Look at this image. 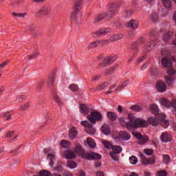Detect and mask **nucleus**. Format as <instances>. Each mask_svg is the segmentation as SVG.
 <instances>
[{"label":"nucleus","instance_id":"2eb2a0df","mask_svg":"<svg viewBox=\"0 0 176 176\" xmlns=\"http://www.w3.org/2000/svg\"><path fill=\"white\" fill-rule=\"evenodd\" d=\"M166 87H167L166 86V83H164L162 81H158L156 83L157 90H158V91H160L161 93H164V91H166Z\"/></svg>","mask_w":176,"mask_h":176},{"label":"nucleus","instance_id":"864d4df0","mask_svg":"<svg viewBox=\"0 0 176 176\" xmlns=\"http://www.w3.org/2000/svg\"><path fill=\"white\" fill-rule=\"evenodd\" d=\"M146 59V55H144L142 57H140L138 60V64H140V63H142L144 61V60Z\"/></svg>","mask_w":176,"mask_h":176},{"label":"nucleus","instance_id":"4be33fe9","mask_svg":"<svg viewBox=\"0 0 176 176\" xmlns=\"http://www.w3.org/2000/svg\"><path fill=\"white\" fill-rule=\"evenodd\" d=\"M143 50L142 52L143 53H149L152 49L151 48V43L144 41L143 42Z\"/></svg>","mask_w":176,"mask_h":176},{"label":"nucleus","instance_id":"39448f33","mask_svg":"<svg viewBox=\"0 0 176 176\" xmlns=\"http://www.w3.org/2000/svg\"><path fill=\"white\" fill-rule=\"evenodd\" d=\"M44 153L47 155V160H49L50 167H53L56 163V153H52L50 148H45L44 149Z\"/></svg>","mask_w":176,"mask_h":176},{"label":"nucleus","instance_id":"774afa93","mask_svg":"<svg viewBox=\"0 0 176 176\" xmlns=\"http://www.w3.org/2000/svg\"><path fill=\"white\" fill-rule=\"evenodd\" d=\"M129 176H138V174L135 173V172H132Z\"/></svg>","mask_w":176,"mask_h":176},{"label":"nucleus","instance_id":"cd10ccee","mask_svg":"<svg viewBox=\"0 0 176 176\" xmlns=\"http://www.w3.org/2000/svg\"><path fill=\"white\" fill-rule=\"evenodd\" d=\"M148 122L150 124H152V126H157V124L160 123V121H159V120H157L156 118L153 117H150L148 118Z\"/></svg>","mask_w":176,"mask_h":176},{"label":"nucleus","instance_id":"9d476101","mask_svg":"<svg viewBox=\"0 0 176 176\" xmlns=\"http://www.w3.org/2000/svg\"><path fill=\"white\" fill-rule=\"evenodd\" d=\"M158 118H159V122L160 123H161L164 129H167V127L170 126V122H168V120H166V114L160 113L158 114Z\"/></svg>","mask_w":176,"mask_h":176},{"label":"nucleus","instance_id":"a211bd4d","mask_svg":"<svg viewBox=\"0 0 176 176\" xmlns=\"http://www.w3.org/2000/svg\"><path fill=\"white\" fill-rule=\"evenodd\" d=\"M77 136H78V130H76V127H72L70 129V131L69 133V140H74V139L76 138Z\"/></svg>","mask_w":176,"mask_h":176},{"label":"nucleus","instance_id":"e433bc0d","mask_svg":"<svg viewBox=\"0 0 176 176\" xmlns=\"http://www.w3.org/2000/svg\"><path fill=\"white\" fill-rule=\"evenodd\" d=\"M131 109L133 112H141L142 111V107L140 105H133Z\"/></svg>","mask_w":176,"mask_h":176},{"label":"nucleus","instance_id":"338daca9","mask_svg":"<svg viewBox=\"0 0 176 176\" xmlns=\"http://www.w3.org/2000/svg\"><path fill=\"white\" fill-rule=\"evenodd\" d=\"M118 112H120V113H122V111H123V109H122V106H120V105H118Z\"/></svg>","mask_w":176,"mask_h":176},{"label":"nucleus","instance_id":"aec40b11","mask_svg":"<svg viewBox=\"0 0 176 176\" xmlns=\"http://www.w3.org/2000/svg\"><path fill=\"white\" fill-rule=\"evenodd\" d=\"M101 131L104 135H109V134H111V127L109 125L104 124L101 128Z\"/></svg>","mask_w":176,"mask_h":176},{"label":"nucleus","instance_id":"ea45409f","mask_svg":"<svg viewBox=\"0 0 176 176\" xmlns=\"http://www.w3.org/2000/svg\"><path fill=\"white\" fill-rule=\"evenodd\" d=\"M129 162L131 164H137L138 163V159L135 156H131L129 157Z\"/></svg>","mask_w":176,"mask_h":176},{"label":"nucleus","instance_id":"a878e982","mask_svg":"<svg viewBox=\"0 0 176 176\" xmlns=\"http://www.w3.org/2000/svg\"><path fill=\"white\" fill-rule=\"evenodd\" d=\"M87 144L89 148H96V142L94 140L91 139V138H87Z\"/></svg>","mask_w":176,"mask_h":176},{"label":"nucleus","instance_id":"e2e57ef3","mask_svg":"<svg viewBox=\"0 0 176 176\" xmlns=\"http://www.w3.org/2000/svg\"><path fill=\"white\" fill-rule=\"evenodd\" d=\"M96 176H104L103 172L98 171L96 172Z\"/></svg>","mask_w":176,"mask_h":176},{"label":"nucleus","instance_id":"c85d7f7f","mask_svg":"<svg viewBox=\"0 0 176 176\" xmlns=\"http://www.w3.org/2000/svg\"><path fill=\"white\" fill-rule=\"evenodd\" d=\"M162 3L165 6L166 9H170L173 6V3L170 0H162Z\"/></svg>","mask_w":176,"mask_h":176},{"label":"nucleus","instance_id":"4c0bfd02","mask_svg":"<svg viewBox=\"0 0 176 176\" xmlns=\"http://www.w3.org/2000/svg\"><path fill=\"white\" fill-rule=\"evenodd\" d=\"M132 14L133 12L131 10H125L122 13V16L124 17V19H129V17H131Z\"/></svg>","mask_w":176,"mask_h":176},{"label":"nucleus","instance_id":"f704fd0d","mask_svg":"<svg viewBox=\"0 0 176 176\" xmlns=\"http://www.w3.org/2000/svg\"><path fill=\"white\" fill-rule=\"evenodd\" d=\"M71 145V143L67 140H62L60 142V146L62 148H65L67 149V148H69V146Z\"/></svg>","mask_w":176,"mask_h":176},{"label":"nucleus","instance_id":"6e6d98bb","mask_svg":"<svg viewBox=\"0 0 176 176\" xmlns=\"http://www.w3.org/2000/svg\"><path fill=\"white\" fill-rule=\"evenodd\" d=\"M55 170L58 173H61V171H63V166L58 165L56 168H55Z\"/></svg>","mask_w":176,"mask_h":176},{"label":"nucleus","instance_id":"79ce46f5","mask_svg":"<svg viewBox=\"0 0 176 176\" xmlns=\"http://www.w3.org/2000/svg\"><path fill=\"white\" fill-rule=\"evenodd\" d=\"M170 38H171V32H167L163 36V41L168 42Z\"/></svg>","mask_w":176,"mask_h":176},{"label":"nucleus","instance_id":"1a4fd4ad","mask_svg":"<svg viewBox=\"0 0 176 176\" xmlns=\"http://www.w3.org/2000/svg\"><path fill=\"white\" fill-rule=\"evenodd\" d=\"M134 137H135L138 139V143L139 145H144L149 141V139L146 136H142L141 134L135 132L133 133Z\"/></svg>","mask_w":176,"mask_h":176},{"label":"nucleus","instance_id":"2f4dec72","mask_svg":"<svg viewBox=\"0 0 176 176\" xmlns=\"http://www.w3.org/2000/svg\"><path fill=\"white\" fill-rule=\"evenodd\" d=\"M111 149L113 151V153H118V154L122 153V148L120 146H113Z\"/></svg>","mask_w":176,"mask_h":176},{"label":"nucleus","instance_id":"37998d69","mask_svg":"<svg viewBox=\"0 0 176 176\" xmlns=\"http://www.w3.org/2000/svg\"><path fill=\"white\" fill-rule=\"evenodd\" d=\"M27 14V13H16V12H13L12 15L14 16V17H25V15Z\"/></svg>","mask_w":176,"mask_h":176},{"label":"nucleus","instance_id":"8fccbe9b","mask_svg":"<svg viewBox=\"0 0 176 176\" xmlns=\"http://www.w3.org/2000/svg\"><path fill=\"white\" fill-rule=\"evenodd\" d=\"M105 83L106 82H104V83L101 84L100 85H99L98 87H97L95 89V91H98L100 90H103V89L105 87Z\"/></svg>","mask_w":176,"mask_h":176},{"label":"nucleus","instance_id":"20e7f679","mask_svg":"<svg viewBox=\"0 0 176 176\" xmlns=\"http://www.w3.org/2000/svg\"><path fill=\"white\" fill-rule=\"evenodd\" d=\"M83 14V2L78 0L74 4V12L72 15V19L80 20Z\"/></svg>","mask_w":176,"mask_h":176},{"label":"nucleus","instance_id":"dca6fc26","mask_svg":"<svg viewBox=\"0 0 176 176\" xmlns=\"http://www.w3.org/2000/svg\"><path fill=\"white\" fill-rule=\"evenodd\" d=\"M119 138L123 141H129L131 136L126 132L121 131L119 133ZM119 138H118L117 140H119Z\"/></svg>","mask_w":176,"mask_h":176},{"label":"nucleus","instance_id":"58836bf2","mask_svg":"<svg viewBox=\"0 0 176 176\" xmlns=\"http://www.w3.org/2000/svg\"><path fill=\"white\" fill-rule=\"evenodd\" d=\"M54 100L59 107H61V105H63V103L61 102V99L58 96L54 95Z\"/></svg>","mask_w":176,"mask_h":176},{"label":"nucleus","instance_id":"69168bd1","mask_svg":"<svg viewBox=\"0 0 176 176\" xmlns=\"http://www.w3.org/2000/svg\"><path fill=\"white\" fill-rule=\"evenodd\" d=\"M64 175L65 176H72V173L70 172H65Z\"/></svg>","mask_w":176,"mask_h":176},{"label":"nucleus","instance_id":"412c9836","mask_svg":"<svg viewBox=\"0 0 176 176\" xmlns=\"http://www.w3.org/2000/svg\"><path fill=\"white\" fill-rule=\"evenodd\" d=\"M80 112L85 116L89 115V107L83 104H80Z\"/></svg>","mask_w":176,"mask_h":176},{"label":"nucleus","instance_id":"72a5a7b5","mask_svg":"<svg viewBox=\"0 0 176 176\" xmlns=\"http://www.w3.org/2000/svg\"><path fill=\"white\" fill-rule=\"evenodd\" d=\"M122 38H123V34H118L111 36L110 41H119V39H122Z\"/></svg>","mask_w":176,"mask_h":176},{"label":"nucleus","instance_id":"a18cd8bd","mask_svg":"<svg viewBox=\"0 0 176 176\" xmlns=\"http://www.w3.org/2000/svg\"><path fill=\"white\" fill-rule=\"evenodd\" d=\"M69 89H70L72 91H78V87L76 84H72L69 85Z\"/></svg>","mask_w":176,"mask_h":176},{"label":"nucleus","instance_id":"f8f14e48","mask_svg":"<svg viewBox=\"0 0 176 176\" xmlns=\"http://www.w3.org/2000/svg\"><path fill=\"white\" fill-rule=\"evenodd\" d=\"M109 42V40H102V41H96L94 43H91L89 45V49H94V47H97V46H101V45H105Z\"/></svg>","mask_w":176,"mask_h":176},{"label":"nucleus","instance_id":"bb28decb","mask_svg":"<svg viewBox=\"0 0 176 176\" xmlns=\"http://www.w3.org/2000/svg\"><path fill=\"white\" fill-rule=\"evenodd\" d=\"M107 116L108 119H110V120H113V121L116 120L117 116H116V113H115V112L113 111L107 112Z\"/></svg>","mask_w":176,"mask_h":176},{"label":"nucleus","instance_id":"f257e3e1","mask_svg":"<svg viewBox=\"0 0 176 176\" xmlns=\"http://www.w3.org/2000/svg\"><path fill=\"white\" fill-rule=\"evenodd\" d=\"M129 122H126V128L129 130L138 129V127H147L148 122L141 118H135L133 114H128Z\"/></svg>","mask_w":176,"mask_h":176},{"label":"nucleus","instance_id":"09e8293b","mask_svg":"<svg viewBox=\"0 0 176 176\" xmlns=\"http://www.w3.org/2000/svg\"><path fill=\"white\" fill-rule=\"evenodd\" d=\"M157 176H166V175H167V172H166L165 170H159L157 173Z\"/></svg>","mask_w":176,"mask_h":176},{"label":"nucleus","instance_id":"5701e85b","mask_svg":"<svg viewBox=\"0 0 176 176\" xmlns=\"http://www.w3.org/2000/svg\"><path fill=\"white\" fill-rule=\"evenodd\" d=\"M116 56H110L104 58V64H112V63H115L116 61Z\"/></svg>","mask_w":176,"mask_h":176},{"label":"nucleus","instance_id":"473e14b6","mask_svg":"<svg viewBox=\"0 0 176 176\" xmlns=\"http://www.w3.org/2000/svg\"><path fill=\"white\" fill-rule=\"evenodd\" d=\"M67 167H69V168L71 170H73V168H76L78 167V164H76V162L74 161H68Z\"/></svg>","mask_w":176,"mask_h":176},{"label":"nucleus","instance_id":"4d7b16f0","mask_svg":"<svg viewBox=\"0 0 176 176\" xmlns=\"http://www.w3.org/2000/svg\"><path fill=\"white\" fill-rule=\"evenodd\" d=\"M170 108H173V109H176V100H173V102H171Z\"/></svg>","mask_w":176,"mask_h":176},{"label":"nucleus","instance_id":"c9c22d12","mask_svg":"<svg viewBox=\"0 0 176 176\" xmlns=\"http://www.w3.org/2000/svg\"><path fill=\"white\" fill-rule=\"evenodd\" d=\"M103 145H104V148L107 149H112L113 145H112V143L111 142H108L107 140H104L102 142Z\"/></svg>","mask_w":176,"mask_h":176},{"label":"nucleus","instance_id":"b1692460","mask_svg":"<svg viewBox=\"0 0 176 176\" xmlns=\"http://www.w3.org/2000/svg\"><path fill=\"white\" fill-rule=\"evenodd\" d=\"M50 12H52V8H50V7L49 6H44L43 8H41L40 10V13H41L42 14H49V13H50Z\"/></svg>","mask_w":176,"mask_h":176},{"label":"nucleus","instance_id":"603ef678","mask_svg":"<svg viewBox=\"0 0 176 176\" xmlns=\"http://www.w3.org/2000/svg\"><path fill=\"white\" fill-rule=\"evenodd\" d=\"M131 49L133 52H135V53H137L138 52V47L135 44L131 45Z\"/></svg>","mask_w":176,"mask_h":176},{"label":"nucleus","instance_id":"7ed1b4c3","mask_svg":"<svg viewBox=\"0 0 176 176\" xmlns=\"http://www.w3.org/2000/svg\"><path fill=\"white\" fill-rule=\"evenodd\" d=\"M120 8V5L118 4V3L113 2L110 4V10L107 14H102L98 16L96 21H100L102 20V19L105 17H112L113 16H116L118 14V11L114 9H119Z\"/></svg>","mask_w":176,"mask_h":176},{"label":"nucleus","instance_id":"6e6552de","mask_svg":"<svg viewBox=\"0 0 176 176\" xmlns=\"http://www.w3.org/2000/svg\"><path fill=\"white\" fill-rule=\"evenodd\" d=\"M167 74L169 75V76L165 77V81L168 86H171L173 85L172 82L176 80V78H173V76H175L176 72L174 69H169L168 70Z\"/></svg>","mask_w":176,"mask_h":176},{"label":"nucleus","instance_id":"c756f323","mask_svg":"<svg viewBox=\"0 0 176 176\" xmlns=\"http://www.w3.org/2000/svg\"><path fill=\"white\" fill-rule=\"evenodd\" d=\"M109 155L114 162H119V154L118 153L110 152Z\"/></svg>","mask_w":176,"mask_h":176},{"label":"nucleus","instance_id":"49530a36","mask_svg":"<svg viewBox=\"0 0 176 176\" xmlns=\"http://www.w3.org/2000/svg\"><path fill=\"white\" fill-rule=\"evenodd\" d=\"M118 69V65H114V66H112L109 71L107 72V75H111L112 74H113V71H115V69Z\"/></svg>","mask_w":176,"mask_h":176},{"label":"nucleus","instance_id":"f3484780","mask_svg":"<svg viewBox=\"0 0 176 176\" xmlns=\"http://www.w3.org/2000/svg\"><path fill=\"white\" fill-rule=\"evenodd\" d=\"M160 103L162 107H164V108H171V102L166 99V98H163L160 100Z\"/></svg>","mask_w":176,"mask_h":176},{"label":"nucleus","instance_id":"3c124183","mask_svg":"<svg viewBox=\"0 0 176 176\" xmlns=\"http://www.w3.org/2000/svg\"><path fill=\"white\" fill-rule=\"evenodd\" d=\"M38 56H39V52H34L29 56V60H32V58H35Z\"/></svg>","mask_w":176,"mask_h":176},{"label":"nucleus","instance_id":"0eeeda50","mask_svg":"<svg viewBox=\"0 0 176 176\" xmlns=\"http://www.w3.org/2000/svg\"><path fill=\"white\" fill-rule=\"evenodd\" d=\"M87 118L91 123L95 124L96 122L102 119V116L97 111H93L87 116Z\"/></svg>","mask_w":176,"mask_h":176},{"label":"nucleus","instance_id":"052dcab7","mask_svg":"<svg viewBox=\"0 0 176 176\" xmlns=\"http://www.w3.org/2000/svg\"><path fill=\"white\" fill-rule=\"evenodd\" d=\"M78 176H86V173L83 170H80L78 171Z\"/></svg>","mask_w":176,"mask_h":176},{"label":"nucleus","instance_id":"680f3d73","mask_svg":"<svg viewBox=\"0 0 176 176\" xmlns=\"http://www.w3.org/2000/svg\"><path fill=\"white\" fill-rule=\"evenodd\" d=\"M36 28V26L34 25H32L29 27L28 30L29 31H34Z\"/></svg>","mask_w":176,"mask_h":176},{"label":"nucleus","instance_id":"7c9ffc66","mask_svg":"<svg viewBox=\"0 0 176 176\" xmlns=\"http://www.w3.org/2000/svg\"><path fill=\"white\" fill-rule=\"evenodd\" d=\"M111 30L109 28L107 29H100L96 32V35H105L109 32Z\"/></svg>","mask_w":176,"mask_h":176},{"label":"nucleus","instance_id":"9b49d317","mask_svg":"<svg viewBox=\"0 0 176 176\" xmlns=\"http://www.w3.org/2000/svg\"><path fill=\"white\" fill-rule=\"evenodd\" d=\"M140 158L142 160V164H144V166H148V164H155V163L154 158H151L149 160H147L146 157H145L144 154L140 155Z\"/></svg>","mask_w":176,"mask_h":176},{"label":"nucleus","instance_id":"0e129e2a","mask_svg":"<svg viewBox=\"0 0 176 176\" xmlns=\"http://www.w3.org/2000/svg\"><path fill=\"white\" fill-rule=\"evenodd\" d=\"M144 175L145 176H151V175H152V173H151L149 171H148V170H146L145 172H144Z\"/></svg>","mask_w":176,"mask_h":176},{"label":"nucleus","instance_id":"423d86ee","mask_svg":"<svg viewBox=\"0 0 176 176\" xmlns=\"http://www.w3.org/2000/svg\"><path fill=\"white\" fill-rule=\"evenodd\" d=\"M81 124L85 128V130L86 133L90 135H94V134H96V128L93 127V124H90L89 121L82 120L81 122Z\"/></svg>","mask_w":176,"mask_h":176},{"label":"nucleus","instance_id":"6ab92c4d","mask_svg":"<svg viewBox=\"0 0 176 176\" xmlns=\"http://www.w3.org/2000/svg\"><path fill=\"white\" fill-rule=\"evenodd\" d=\"M138 21L134 20H131L126 23V27L128 28H133V30H137V28H138Z\"/></svg>","mask_w":176,"mask_h":176},{"label":"nucleus","instance_id":"de8ad7c7","mask_svg":"<svg viewBox=\"0 0 176 176\" xmlns=\"http://www.w3.org/2000/svg\"><path fill=\"white\" fill-rule=\"evenodd\" d=\"M54 79H55V77H54V74H52L50 75V78H49V80H48V82L49 83L52 85L53 83H54Z\"/></svg>","mask_w":176,"mask_h":176},{"label":"nucleus","instance_id":"5fc2aeb1","mask_svg":"<svg viewBox=\"0 0 176 176\" xmlns=\"http://www.w3.org/2000/svg\"><path fill=\"white\" fill-rule=\"evenodd\" d=\"M13 134H14V131H8V133L6 134V138H10V137H13Z\"/></svg>","mask_w":176,"mask_h":176},{"label":"nucleus","instance_id":"bf43d9fd","mask_svg":"<svg viewBox=\"0 0 176 176\" xmlns=\"http://www.w3.org/2000/svg\"><path fill=\"white\" fill-rule=\"evenodd\" d=\"M8 65V63L4 62L2 64L0 65V69H3V68H5L6 65Z\"/></svg>","mask_w":176,"mask_h":176},{"label":"nucleus","instance_id":"4468645a","mask_svg":"<svg viewBox=\"0 0 176 176\" xmlns=\"http://www.w3.org/2000/svg\"><path fill=\"white\" fill-rule=\"evenodd\" d=\"M160 138L162 142H170L171 141V135L168 132H164Z\"/></svg>","mask_w":176,"mask_h":176},{"label":"nucleus","instance_id":"13d9d810","mask_svg":"<svg viewBox=\"0 0 176 176\" xmlns=\"http://www.w3.org/2000/svg\"><path fill=\"white\" fill-rule=\"evenodd\" d=\"M5 116L7 117L6 120H10V119H12V117L10 116L9 113H5L3 117L5 118Z\"/></svg>","mask_w":176,"mask_h":176},{"label":"nucleus","instance_id":"393cba45","mask_svg":"<svg viewBox=\"0 0 176 176\" xmlns=\"http://www.w3.org/2000/svg\"><path fill=\"white\" fill-rule=\"evenodd\" d=\"M150 111L153 115H159V107L156 104H151Z\"/></svg>","mask_w":176,"mask_h":176},{"label":"nucleus","instance_id":"a19ab883","mask_svg":"<svg viewBox=\"0 0 176 176\" xmlns=\"http://www.w3.org/2000/svg\"><path fill=\"white\" fill-rule=\"evenodd\" d=\"M163 159H164V164H168V163H170V162H171V158L170 157V156H168L167 155H164Z\"/></svg>","mask_w":176,"mask_h":176},{"label":"nucleus","instance_id":"c03bdc74","mask_svg":"<svg viewBox=\"0 0 176 176\" xmlns=\"http://www.w3.org/2000/svg\"><path fill=\"white\" fill-rule=\"evenodd\" d=\"M144 152L145 154L147 155V156H151V155H153V150H152L151 148H146L144 150Z\"/></svg>","mask_w":176,"mask_h":176},{"label":"nucleus","instance_id":"f03ea898","mask_svg":"<svg viewBox=\"0 0 176 176\" xmlns=\"http://www.w3.org/2000/svg\"><path fill=\"white\" fill-rule=\"evenodd\" d=\"M76 155H80L82 159H87V160H93L101 159V155L96 153H84L82 150V146L78 144L74 148V151Z\"/></svg>","mask_w":176,"mask_h":176},{"label":"nucleus","instance_id":"ddd939ff","mask_svg":"<svg viewBox=\"0 0 176 176\" xmlns=\"http://www.w3.org/2000/svg\"><path fill=\"white\" fill-rule=\"evenodd\" d=\"M62 155L65 159H76V153L69 150L64 151Z\"/></svg>","mask_w":176,"mask_h":176}]
</instances>
